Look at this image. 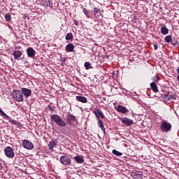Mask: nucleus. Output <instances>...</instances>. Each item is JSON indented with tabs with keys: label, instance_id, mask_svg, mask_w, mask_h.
<instances>
[{
	"label": "nucleus",
	"instance_id": "1",
	"mask_svg": "<svg viewBox=\"0 0 179 179\" xmlns=\"http://www.w3.org/2000/svg\"><path fill=\"white\" fill-rule=\"evenodd\" d=\"M94 113L95 116L96 117V118L98 120V122L99 124V127H100L101 129L105 132L106 131V128L104 127V124L103 123V121H101V120H100V117L102 120H104V118H106V116H104V114L103 113V112L101 110H99V109H96Z\"/></svg>",
	"mask_w": 179,
	"mask_h": 179
},
{
	"label": "nucleus",
	"instance_id": "2",
	"mask_svg": "<svg viewBox=\"0 0 179 179\" xmlns=\"http://www.w3.org/2000/svg\"><path fill=\"white\" fill-rule=\"evenodd\" d=\"M50 120L51 121H53V122H55V124L59 127H66V122H65V121H64V120L57 114L52 115L50 117Z\"/></svg>",
	"mask_w": 179,
	"mask_h": 179
},
{
	"label": "nucleus",
	"instance_id": "3",
	"mask_svg": "<svg viewBox=\"0 0 179 179\" xmlns=\"http://www.w3.org/2000/svg\"><path fill=\"white\" fill-rule=\"evenodd\" d=\"M171 123L168 122L166 120H162L161 125H160V129L162 131V132H170L171 131Z\"/></svg>",
	"mask_w": 179,
	"mask_h": 179
},
{
	"label": "nucleus",
	"instance_id": "4",
	"mask_svg": "<svg viewBox=\"0 0 179 179\" xmlns=\"http://www.w3.org/2000/svg\"><path fill=\"white\" fill-rule=\"evenodd\" d=\"M12 96L15 101H17L18 103H20L23 101V95H22V92L20 90H15L13 91Z\"/></svg>",
	"mask_w": 179,
	"mask_h": 179
},
{
	"label": "nucleus",
	"instance_id": "5",
	"mask_svg": "<svg viewBox=\"0 0 179 179\" xmlns=\"http://www.w3.org/2000/svg\"><path fill=\"white\" fill-rule=\"evenodd\" d=\"M5 155L8 159H13L15 157V152L11 147L7 146L4 149Z\"/></svg>",
	"mask_w": 179,
	"mask_h": 179
},
{
	"label": "nucleus",
	"instance_id": "6",
	"mask_svg": "<svg viewBox=\"0 0 179 179\" xmlns=\"http://www.w3.org/2000/svg\"><path fill=\"white\" fill-rule=\"evenodd\" d=\"M22 146L24 149H27V150H33V149H34V145L33 143L28 140H24L22 141Z\"/></svg>",
	"mask_w": 179,
	"mask_h": 179
},
{
	"label": "nucleus",
	"instance_id": "7",
	"mask_svg": "<svg viewBox=\"0 0 179 179\" xmlns=\"http://www.w3.org/2000/svg\"><path fill=\"white\" fill-rule=\"evenodd\" d=\"M72 160H71V157L64 155L60 157V162L63 166H69L71 164Z\"/></svg>",
	"mask_w": 179,
	"mask_h": 179
},
{
	"label": "nucleus",
	"instance_id": "8",
	"mask_svg": "<svg viewBox=\"0 0 179 179\" xmlns=\"http://www.w3.org/2000/svg\"><path fill=\"white\" fill-rule=\"evenodd\" d=\"M115 110L122 114H127V113H129V110L125 106H122V105L115 106Z\"/></svg>",
	"mask_w": 179,
	"mask_h": 179
},
{
	"label": "nucleus",
	"instance_id": "9",
	"mask_svg": "<svg viewBox=\"0 0 179 179\" xmlns=\"http://www.w3.org/2000/svg\"><path fill=\"white\" fill-rule=\"evenodd\" d=\"M120 121L122 122V124L127 125V127H131V125L134 124V120L128 117L120 118Z\"/></svg>",
	"mask_w": 179,
	"mask_h": 179
},
{
	"label": "nucleus",
	"instance_id": "10",
	"mask_svg": "<svg viewBox=\"0 0 179 179\" xmlns=\"http://www.w3.org/2000/svg\"><path fill=\"white\" fill-rule=\"evenodd\" d=\"M27 53L29 58H34L36 57V50L33 48H28L27 49Z\"/></svg>",
	"mask_w": 179,
	"mask_h": 179
},
{
	"label": "nucleus",
	"instance_id": "11",
	"mask_svg": "<svg viewBox=\"0 0 179 179\" xmlns=\"http://www.w3.org/2000/svg\"><path fill=\"white\" fill-rule=\"evenodd\" d=\"M21 93L27 97H30V96H31V90L27 88H22Z\"/></svg>",
	"mask_w": 179,
	"mask_h": 179
},
{
	"label": "nucleus",
	"instance_id": "12",
	"mask_svg": "<svg viewBox=\"0 0 179 179\" xmlns=\"http://www.w3.org/2000/svg\"><path fill=\"white\" fill-rule=\"evenodd\" d=\"M13 55L14 57V59H20V57H22V55H23V53H22V52H20V50H15L13 53Z\"/></svg>",
	"mask_w": 179,
	"mask_h": 179
},
{
	"label": "nucleus",
	"instance_id": "13",
	"mask_svg": "<svg viewBox=\"0 0 179 179\" xmlns=\"http://www.w3.org/2000/svg\"><path fill=\"white\" fill-rule=\"evenodd\" d=\"M66 50L69 52H73V50H75V45H73L72 43H69L66 46Z\"/></svg>",
	"mask_w": 179,
	"mask_h": 179
},
{
	"label": "nucleus",
	"instance_id": "14",
	"mask_svg": "<svg viewBox=\"0 0 179 179\" xmlns=\"http://www.w3.org/2000/svg\"><path fill=\"white\" fill-rule=\"evenodd\" d=\"M76 100L80 103H86L87 101V99L82 96H76Z\"/></svg>",
	"mask_w": 179,
	"mask_h": 179
},
{
	"label": "nucleus",
	"instance_id": "15",
	"mask_svg": "<svg viewBox=\"0 0 179 179\" xmlns=\"http://www.w3.org/2000/svg\"><path fill=\"white\" fill-rule=\"evenodd\" d=\"M0 115H1L2 117H6V118L8 120L9 122H12V118L9 117L8 115H6V113H3V110H2V109L1 108H0Z\"/></svg>",
	"mask_w": 179,
	"mask_h": 179
},
{
	"label": "nucleus",
	"instance_id": "16",
	"mask_svg": "<svg viewBox=\"0 0 179 179\" xmlns=\"http://www.w3.org/2000/svg\"><path fill=\"white\" fill-rule=\"evenodd\" d=\"M41 3L44 8H48V6H51V2L50 0H42Z\"/></svg>",
	"mask_w": 179,
	"mask_h": 179
},
{
	"label": "nucleus",
	"instance_id": "17",
	"mask_svg": "<svg viewBox=\"0 0 179 179\" xmlns=\"http://www.w3.org/2000/svg\"><path fill=\"white\" fill-rule=\"evenodd\" d=\"M55 146H57V143H55V141H50V143L48 144V148H49L50 150H52V149H54V148H55Z\"/></svg>",
	"mask_w": 179,
	"mask_h": 179
},
{
	"label": "nucleus",
	"instance_id": "18",
	"mask_svg": "<svg viewBox=\"0 0 179 179\" xmlns=\"http://www.w3.org/2000/svg\"><path fill=\"white\" fill-rule=\"evenodd\" d=\"M150 87L152 90H153L155 93H157V92H159V89H157V85L155 83H150Z\"/></svg>",
	"mask_w": 179,
	"mask_h": 179
},
{
	"label": "nucleus",
	"instance_id": "19",
	"mask_svg": "<svg viewBox=\"0 0 179 179\" xmlns=\"http://www.w3.org/2000/svg\"><path fill=\"white\" fill-rule=\"evenodd\" d=\"M161 33L164 36H166V34H169V29H167V27H162L161 28Z\"/></svg>",
	"mask_w": 179,
	"mask_h": 179
},
{
	"label": "nucleus",
	"instance_id": "20",
	"mask_svg": "<svg viewBox=\"0 0 179 179\" xmlns=\"http://www.w3.org/2000/svg\"><path fill=\"white\" fill-rule=\"evenodd\" d=\"M74 159L77 163H83L85 162V159H83L80 156L74 157Z\"/></svg>",
	"mask_w": 179,
	"mask_h": 179
},
{
	"label": "nucleus",
	"instance_id": "21",
	"mask_svg": "<svg viewBox=\"0 0 179 179\" xmlns=\"http://www.w3.org/2000/svg\"><path fill=\"white\" fill-rule=\"evenodd\" d=\"M164 40H165L166 43H171L173 38H171V35H168V36H165Z\"/></svg>",
	"mask_w": 179,
	"mask_h": 179
},
{
	"label": "nucleus",
	"instance_id": "22",
	"mask_svg": "<svg viewBox=\"0 0 179 179\" xmlns=\"http://www.w3.org/2000/svg\"><path fill=\"white\" fill-rule=\"evenodd\" d=\"M4 17L6 22H10L12 20V16L9 13H6Z\"/></svg>",
	"mask_w": 179,
	"mask_h": 179
},
{
	"label": "nucleus",
	"instance_id": "23",
	"mask_svg": "<svg viewBox=\"0 0 179 179\" xmlns=\"http://www.w3.org/2000/svg\"><path fill=\"white\" fill-rule=\"evenodd\" d=\"M91 65H92V64H90V62H86L84 64V66H85V69H87V70L90 69L92 68V66H90Z\"/></svg>",
	"mask_w": 179,
	"mask_h": 179
},
{
	"label": "nucleus",
	"instance_id": "24",
	"mask_svg": "<svg viewBox=\"0 0 179 179\" xmlns=\"http://www.w3.org/2000/svg\"><path fill=\"white\" fill-rule=\"evenodd\" d=\"M112 153L115 155V156H122V153L117 151V150H113Z\"/></svg>",
	"mask_w": 179,
	"mask_h": 179
},
{
	"label": "nucleus",
	"instance_id": "25",
	"mask_svg": "<svg viewBox=\"0 0 179 179\" xmlns=\"http://www.w3.org/2000/svg\"><path fill=\"white\" fill-rule=\"evenodd\" d=\"M168 99H169V100H176L177 99V94H172L169 96Z\"/></svg>",
	"mask_w": 179,
	"mask_h": 179
},
{
	"label": "nucleus",
	"instance_id": "26",
	"mask_svg": "<svg viewBox=\"0 0 179 179\" xmlns=\"http://www.w3.org/2000/svg\"><path fill=\"white\" fill-rule=\"evenodd\" d=\"M72 38H73V35L72 33H68L66 35V40H72Z\"/></svg>",
	"mask_w": 179,
	"mask_h": 179
},
{
	"label": "nucleus",
	"instance_id": "27",
	"mask_svg": "<svg viewBox=\"0 0 179 179\" xmlns=\"http://www.w3.org/2000/svg\"><path fill=\"white\" fill-rule=\"evenodd\" d=\"M83 12L88 19H90V15H89V11L87 10V9L83 8Z\"/></svg>",
	"mask_w": 179,
	"mask_h": 179
},
{
	"label": "nucleus",
	"instance_id": "28",
	"mask_svg": "<svg viewBox=\"0 0 179 179\" xmlns=\"http://www.w3.org/2000/svg\"><path fill=\"white\" fill-rule=\"evenodd\" d=\"M67 120L69 121H75L76 118H75V116L72 115H69L67 116Z\"/></svg>",
	"mask_w": 179,
	"mask_h": 179
},
{
	"label": "nucleus",
	"instance_id": "29",
	"mask_svg": "<svg viewBox=\"0 0 179 179\" xmlns=\"http://www.w3.org/2000/svg\"><path fill=\"white\" fill-rule=\"evenodd\" d=\"M94 13H100V10L97 8L94 9Z\"/></svg>",
	"mask_w": 179,
	"mask_h": 179
},
{
	"label": "nucleus",
	"instance_id": "30",
	"mask_svg": "<svg viewBox=\"0 0 179 179\" xmlns=\"http://www.w3.org/2000/svg\"><path fill=\"white\" fill-rule=\"evenodd\" d=\"M158 46L156 44H154V50H157Z\"/></svg>",
	"mask_w": 179,
	"mask_h": 179
},
{
	"label": "nucleus",
	"instance_id": "31",
	"mask_svg": "<svg viewBox=\"0 0 179 179\" xmlns=\"http://www.w3.org/2000/svg\"><path fill=\"white\" fill-rule=\"evenodd\" d=\"M3 169V166H2V164L0 162V170H2Z\"/></svg>",
	"mask_w": 179,
	"mask_h": 179
},
{
	"label": "nucleus",
	"instance_id": "32",
	"mask_svg": "<svg viewBox=\"0 0 179 179\" xmlns=\"http://www.w3.org/2000/svg\"><path fill=\"white\" fill-rule=\"evenodd\" d=\"M74 24H76V26H78V21L77 20H74Z\"/></svg>",
	"mask_w": 179,
	"mask_h": 179
},
{
	"label": "nucleus",
	"instance_id": "33",
	"mask_svg": "<svg viewBox=\"0 0 179 179\" xmlns=\"http://www.w3.org/2000/svg\"><path fill=\"white\" fill-rule=\"evenodd\" d=\"M177 80H178V82H179V75L177 76Z\"/></svg>",
	"mask_w": 179,
	"mask_h": 179
},
{
	"label": "nucleus",
	"instance_id": "34",
	"mask_svg": "<svg viewBox=\"0 0 179 179\" xmlns=\"http://www.w3.org/2000/svg\"><path fill=\"white\" fill-rule=\"evenodd\" d=\"M76 1H79V0H76Z\"/></svg>",
	"mask_w": 179,
	"mask_h": 179
}]
</instances>
